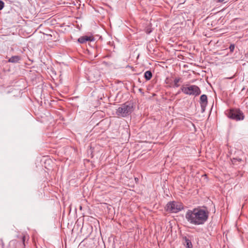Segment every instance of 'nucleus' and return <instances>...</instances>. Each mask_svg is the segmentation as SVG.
I'll use <instances>...</instances> for the list:
<instances>
[{
  "instance_id": "nucleus-1",
  "label": "nucleus",
  "mask_w": 248,
  "mask_h": 248,
  "mask_svg": "<svg viewBox=\"0 0 248 248\" xmlns=\"http://www.w3.org/2000/svg\"><path fill=\"white\" fill-rule=\"evenodd\" d=\"M133 111L132 105L128 102H126L121 105L117 109L116 114L118 117H126L129 115Z\"/></svg>"
},
{
  "instance_id": "nucleus-2",
  "label": "nucleus",
  "mask_w": 248,
  "mask_h": 248,
  "mask_svg": "<svg viewBox=\"0 0 248 248\" xmlns=\"http://www.w3.org/2000/svg\"><path fill=\"white\" fill-rule=\"evenodd\" d=\"M209 212L205 207L201 208L198 207L194 208L193 210H188L186 212V217H208Z\"/></svg>"
},
{
  "instance_id": "nucleus-3",
  "label": "nucleus",
  "mask_w": 248,
  "mask_h": 248,
  "mask_svg": "<svg viewBox=\"0 0 248 248\" xmlns=\"http://www.w3.org/2000/svg\"><path fill=\"white\" fill-rule=\"evenodd\" d=\"M181 90L185 94L189 95L198 96L201 93L200 88L195 85H190L189 86H182Z\"/></svg>"
},
{
  "instance_id": "nucleus-4",
  "label": "nucleus",
  "mask_w": 248,
  "mask_h": 248,
  "mask_svg": "<svg viewBox=\"0 0 248 248\" xmlns=\"http://www.w3.org/2000/svg\"><path fill=\"white\" fill-rule=\"evenodd\" d=\"M166 208L167 211L176 213L184 209V205L181 202H170L166 205Z\"/></svg>"
},
{
  "instance_id": "nucleus-5",
  "label": "nucleus",
  "mask_w": 248,
  "mask_h": 248,
  "mask_svg": "<svg viewBox=\"0 0 248 248\" xmlns=\"http://www.w3.org/2000/svg\"><path fill=\"white\" fill-rule=\"evenodd\" d=\"M22 242H18L16 240H12L9 243V248H25V242L29 240V236L26 234L21 236Z\"/></svg>"
},
{
  "instance_id": "nucleus-6",
  "label": "nucleus",
  "mask_w": 248,
  "mask_h": 248,
  "mask_svg": "<svg viewBox=\"0 0 248 248\" xmlns=\"http://www.w3.org/2000/svg\"><path fill=\"white\" fill-rule=\"evenodd\" d=\"M228 116L230 118L236 121L243 120L244 118L243 113L239 109H230Z\"/></svg>"
},
{
  "instance_id": "nucleus-7",
  "label": "nucleus",
  "mask_w": 248,
  "mask_h": 248,
  "mask_svg": "<svg viewBox=\"0 0 248 248\" xmlns=\"http://www.w3.org/2000/svg\"><path fill=\"white\" fill-rule=\"evenodd\" d=\"M188 222L194 225H200L203 224L207 218H186Z\"/></svg>"
},
{
  "instance_id": "nucleus-8",
  "label": "nucleus",
  "mask_w": 248,
  "mask_h": 248,
  "mask_svg": "<svg viewBox=\"0 0 248 248\" xmlns=\"http://www.w3.org/2000/svg\"><path fill=\"white\" fill-rule=\"evenodd\" d=\"M200 104L202 112L205 111L207 105V97L205 94H202L200 97Z\"/></svg>"
},
{
  "instance_id": "nucleus-9",
  "label": "nucleus",
  "mask_w": 248,
  "mask_h": 248,
  "mask_svg": "<svg viewBox=\"0 0 248 248\" xmlns=\"http://www.w3.org/2000/svg\"><path fill=\"white\" fill-rule=\"evenodd\" d=\"M93 40V38L91 36H83L78 38V41L81 44L85 43L87 41H91Z\"/></svg>"
},
{
  "instance_id": "nucleus-10",
  "label": "nucleus",
  "mask_w": 248,
  "mask_h": 248,
  "mask_svg": "<svg viewBox=\"0 0 248 248\" xmlns=\"http://www.w3.org/2000/svg\"><path fill=\"white\" fill-rule=\"evenodd\" d=\"M20 60V57L18 56H14L11 57L8 61L12 63L17 62Z\"/></svg>"
},
{
  "instance_id": "nucleus-11",
  "label": "nucleus",
  "mask_w": 248,
  "mask_h": 248,
  "mask_svg": "<svg viewBox=\"0 0 248 248\" xmlns=\"http://www.w3.org/2000/svg\"><path fill=\"white\" fill-rule=\"evenodd\" d=\"M181 78H180L177 77L175 78L173 81V88H177L180 85L179 84V82L181 81Z\"/></svg>"
},
{
  "instance_id": "nucleus-12",
  "label": "nucleus",
  "mask_w": 248,
  "mask_h": 248,
  "mask_svg": "<svg viewBox=\"0 0 248 248\" xmlns=\"http://www.w3.org/2000/svg\"><path fill=\"white\" fill-rule=\"evenodd\" d=\"M144 77L147 80H150L152 77V73L151 71H147L145 72Z\"/></svg>"
},
{
  "instance_id": "nucleus-13",
  "label": "nucleus",
  "mask_w": 248,
  "mask_h": 248,
  "mask_svg": "<svg viewBox=\"0 0 248 248\" xmlns=\"http://www.w3.org/2000/svg\"><path fill=\"white\" fill-rule=\"evenodd\" d=\"M186 248H192V245L191 241L186 237L185 244Z\"/></svg>"
},
{
  "instance_id": "nucleus-14",
  "label": "nucleus",
  "mask_w": 248,
  "mask_h": 248,
  "mask_svg": "<svg viewBox=\"0 0 248 248\" xmlns=\"http://www.w3.org/2000/svg\"><path fill=\"white\" fill-rule=\"evenodd\" d=\"M165 83L168 85L169 87H172L173 81L172 79L169 78H167L165 80Z\"/></svg>"
},
{
  "instance_id": "nucleus-15",
  "label": "nucleus",
  "mask_w": 248,
  "mask_h": 248,
  "mask_svg": "<svg viewBox=\"0 0 248 248\" xmlns=\"http://www.w3.org/2000/svg\"><path fill=\"white\" fill-rule=\"evenodd\" d=\"M4 7V3L3 1L0 0V10H2Z\"/></svg>"
},
{
  "instance_id": "nucleus-16",
  "label": "nucleus",
  "mask_w": 248,
  "mask_h": 248,
  "mask_svg": "<svg viewBox=\"0 0 248 248\" xmlns=\"http://www.w3.org/2000/svg\"><path fill=\"white\" fill-rule=\"evenodd\" d=\"M235 46L234 45L232 44L230 46V49L231 52H233Z\"/></svg>"
},
{
  "instance_id": "nucleus-17",
  "label": "nucleus",
  "mask_w": 248,
  "mask_h": 248,
  "mask_svg": "<svg viewBox=\"0 0 248 248\" xmlns=\"http://www.w3.org/2000/svg\"><path fill=\"white\" fill-rule=\"evenodd\" d=\"M151 31H152L149 29H147L146 31V33L148 34H149Z\"/></svg>"
},
{
  "instance_id": "nucleus-18",
  "label": "nucleus",
  "mask_w": 248,
  "mask_h": 248,
  "mask_svg": "<svg viewBox=\"0 0 248 248\" xmlns=\"http://www.w3.org/2000/svg\"><path fill=\"white\" fill-rule=\"evenodd\" d=\"M225 1V0H218L217 2H223Z\"/></svg>"
},
{
  "instance_id": "nucleus-19",
  "label": "nucleus",
  "mask_w": 248,
  "mask_h": 248,
  "mask_svg": "<svg viewBox=\"0 0 248 248\" xmlns=\"http://www.w3.org/2000/svg\"><path fill=\"white\" fill-rule=\"evenodd\" d=\"M1 242H2V247H3V246H4V243L3 242V241H2V239L1 240Z\"/></svg>"
},
{
  "instance_id": "nucleus-20",
  "label": "nucleus",
  "mask_w": 248,
  "mask_h": 248,
  "mask_svg": "<svg viewBox=\"0 0 248 248\" xmlns=\"http://www.w3.org/2000/svg\"><path fill=\"white\" fill-rule=\"evenodd\" d=\"M233 78V77H231V78H229L230 79H232Z\"/></svg>"
}]
</instances>
